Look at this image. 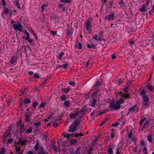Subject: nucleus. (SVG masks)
I'll list each match as a JSON object with an SVG mask.
<instances>
[{
	"instance_id": "1",
	"label": "nucleus",
	"mask_w": 154,
	"mask_h": 154,
	"mask_svg": "<svg viewBox=\"0 0 154 154\" xmlns=\"http://www.w3.org/2000/svg\"><path fill=\"white\" fill-rule=\"evenodd\" d=\"M146 90L143 89L140 92V95L142 96V99L143 101L142 102V104L144 106H147L149 104V98L146 95Z\"/></svg>"
},
{
	"instance_id": "2",
	"label": "nucleus",
	"mask_w": 154,
	"mask_h": 154,
	"mask_svg": "<svg viewBox=\"0 0 154 154\" xmlns=\"http://www.w3.org/2000/svg\"><path fill=\"white\" fill-rule=\"evenodd\" d=\"M92 22V19L91 17H89L84 23V25L87 32H88V33H90L91 32V28Z\"/></svg>"
},
{
	"instance_id": "3",
	"label": "nucleus",
	"mask_w": 154,
	"mask_h": 154,
	"mask_svg": "<svg viewBox=\"0 0 154 154\" xmlns=\"http://www.w3.org/2000/svg\"><path fill=\"white\" fill-rule=\"evenodd\" d=\"M104 31L101 30L98 33L99 36L97 34H96L94 36H93L92 38L91 39L97 41L102 42L103 40V35L104 34Z\"/></svg>"
},
{
	"instance_id": "4",
	"label": "nucleus",
	"mask_w": 154,
	"mask_h": 154,
	"mask_svg": "<svg viewBox=\"0 0 154 154\" xmlns=\"http://www.w3.org/2000/svg\"><path fill=\"white\" fill-rule=\"evenodd\" d=\"M57 147H56V143L55 141H52L51 144V147L55 152L57 151L60 150V143L59 141L57 142Z\"/></svg>"
},
{
	"instance_id": "5",
	"label": "nucleus",
	"mask_w": 154,
	"mask_h": 154,
	"mask_svg": "<svg viewBox=\"0 0 154 154\" xmlns=\"http://www.w3.org/2000/svg\"><path fill=\"white\" fill-rule=\"evenodd\" d=\"M84 136V134H83L80 133L79 134H78L77 133L72 134H68V133H64V136L65 137H67L68 138H69L70 137H78L79 136Z\"/></svg>"
},
{
	"instance_id": "6",
	"label": "nucleus",
	"mask_w": 154,
	"mask_h": 154,
	"mask_svg": "<svg viewBox=\"0 0 154 154\" xmlns=\"http://www.w3.org/2000/svg\"><path fill=\"white\" fill-rule=\"evenodd\" d=\"M17 24H15L13 25V27L14 30H18L20 32H22L23 30V26L21 23L19 21H17Z\"/></svg>"
},
{
	"instance_id": "7",
	"label": "nucleus",
	"mask_w": 154,
	"mask_h": 154,
	"mask_svg": "<svg viewBox=\"0 0 154 154\" xmlns=\"http://www.w3.org/2000/svg\"><path fill=\"white\" fill-rule=\"evenodd\" d=\"M121 107V106L117 104H115L114 102H111L109 104V108L110 110H112L114 109L117 110Z\"/></svg>"
},
{
	"instance_id": "8",
	"label": "nucleus",
	"mask_w": 154,
	"mask_h": 154,
	"mask_svg": "<svg viewBox=\"0 0 154 154\" xmlns=\"http://www.w3.org/2000/svg\"><path fill=\"white\" fill-rule=\"evenodd\" d=\"M79 114V111H73L70 113L69 116L71 119H75L77 116H78Z\"/></svg>"
},
{
	"instance_id": "9",
	"label": "nucleus",
	"mask_w": 154,
	"mask_h": 154,
	"mask_svg": "<svg viewBox=\"0 0 154 154\" xmlns=\"http://www.w3.org/2000/svg\"><path fill=\"white\" fill-rule=\"evenodd\" d=\"M114 13H112L106 16L105 17V18L109 21L110 20H114Z\"/></svg>"
},
{
	"instance_id": "10",
	"label": "nucleus",
	"mask_w": 154,
	"mask_h": 154,
	"mask_svg": "<svg viewBox=\"0 0 154 154\" xmlns=\"http://www.w3.org/2000/svg\"><path fill=\"white\" fill-rule=\"evenodd\" d=\"M122 149V145L121 144H119L117 146L116 148L115 147V150L116 152V154H120Z\"/></svg>"
},
{
	"instance_id": "11",
	"label": "nucleus",
	"mask_w": 154,
	"mask_h": 154,
	"mask_svg": "<svg viewBox=\"0 0 154 154\" xmlns=\"http://www.w3.org/2000/svg\"><path fill=\"white\" fill-rule=\"evenodd\" d=\"M23 32H24L26 36H22V37L23 39H25L26 40V39H28V38H30V35L26 30H24L23 31Z\"/></svg>"
},
{
	"instance_id": "12",
	"label": "nucleus",
	"mask_w": 154,
	"mask_h": 154,
	"mask_svg": "<svg viewBox=\"0 0 154 154\" xmlns=\"http://www.w3.org/2000/svg\"><path fill=\"white\" fill-rule=\"evenodd\" d=\"M77 128L71 124L69 127L68 131L69 133L74 132L76 130Z\"/></svg>"
},
{
	"instance_id": "13",
	"label": "nucleus",
	"mask_w": 154,
	"mask_h": 154,
	"mask_svg": "<svg viewBox=\"0 0 154 154\" xmlns=\"http://www.w3.org/2000/svg\"><path fill=\"white\" fill-rule=\"evenodd\" d=\"M11 129H7L6 130L4 133L2 135L3 137H11Z\"/></svg>"
},
{
	"instance_id": "14",
	"label": "nucleus",
	"mask_w": 154,
	"mask_h": 154,
	"mask_svg": "<svg viewBox=\"0 0 154 154\" xmlns=\"http://www.w3.org/2000/svg\"><path fill=\"white\" fill-rule=\"evenodd\" d=\"M32 115H28L26 113L25 114V118L24 120L27 123H30Z\"/></svg>"
},
{
	"instance_id": "15",
	"label": "nucleus",
	"mask_w": 154,
	"mask_h": 154,
	"mask_svg": "<svg viewBox=\"0 0 154 154\" xmlns=\"http://www.w3.org/2000/svg\"><path fill=\"white\" fill-rule=\"evenodd\" d=\"M139 9L140 11H141L142 12H145L147 11L146 6L143 5L139 7Z\"/></svg>"
},
{
	"instance_id": "16",
	"label": "nucleus",
	"mask_w": 154,
	"mask_h": 154,
	"mask_svg": "<svg viewBox=\"0 0 154 154\" xmlns=\"http://www.w3.org/2000/svg\"><path fill=\"white\" fill-rule=\"evenodd\" d=\"M97 101L95 98H93L92 100L90 101L91 104L90 105L92 107H94L97 103Z\"/></svg>"
},
{
	"instance_id": "17",
	"label": "nucleus",
	"mask_w": 154,
	"mask_h": 154,
	"mask_svg": "<svg viewBox=\"0 0 154 154\" xmlns=\"http://www.w3.org/2000/svg\"><path fill=\"white\" fill-rule=\"evenodd\" d=\"M128 109L131 112L134 111L135 112H137L138 111V109H137V106L136 105H135L132 107H130Z\"/></svg>"
},
{
	"instance_id": "18",
	"label": "nucleus",
	"mask_w": 154,
	"mask_h": 154,
	"mask_svg": "<svg viewBox=\"0 0 154 154\" xmlns=\"http://www.w3.org/2000/svg\"><path fill=\"white\" fill-rule=\"evenodd\" d=\"M71 90L69 87H67L66 88H63L62 89L61 91L65 94H67Z\"/></svg>"
},
{
	"instance_id": "19",
	"label": "nucleus",
	"mask_w": 154,
	"mask_h": 154,
	"mask_svg": "<svg viewBox=\"0 0 154 154\" xmlns=\"http://www.w3.org/2000/svg\"><path fill=\"white\" fill-rule=\"evenodd\" d=\"M58 54L56 56L57 58L59 60H61L62 59V56L64 55V53L62 51L60 53L57 52Z\"/></svg>"
},
{
	"instance_id": "20",
	"label": "nucleus",
	"mask_w": 154,
	"mask_h": 154,
	"mask_svg": "<svg viewBox=\"0 0 154 154\" xmlns=\"http://www.w3.org/2000/svg\"><path fill=\"white\" fill-rule=\"evenodd\" d=\"M125 99L122 97H121L116 102V104L120 105L122 103H124Z\"/></svg>"
},
{
	"instance_id": "21",
	"label": "nucleus",
	"mask_w": 154,
	"mask_h": 154,
	"mask_svg": "<svg viewBox=\"0 0 154 154\" xmlns=\"http://www.w3.org/2000/svg\"><path fill=\"white\" fill-rule=\"evenodd\" d=\"M38 150V154H48L45 152L43 147L42 146H40Z\"/></svg>"
},
{
	"instance_id": "22",
	"label": "nucleus",
	"mask_w": 154,
	"mask_h": 154,
	"mask_svg": "<svg viewBox=\"0 0 154 154\" xmlns=\"http://www.w3.org/2000/svg\"><path fill=\"white\" fill-rule=\"evenodd\" d=\"M113 1V0H110L107 2L106 4V6L108 7L109 9L112 6Z\"/></svg>"
},
{
	"instance_id": "23",
	"label": "nucleus",
	"mask_w": 154,
	"mask_h": 154,
	"mask_svg": "<svg viewBox=\"0 0 154 154\" xmlns=\"http://www.w3.org/2000/svg\"><path fill=\"white\" fill-rule=\"evenodd\" d=\"M115 151V147H110V145L109 146L108 152L109 154H113V151Z\"/></svg>"
},
{
	"instance_id": "24",
	"label": "nucleus",
	"mask_w": 154,
	"mask_h": 154,
	"mask_svg": "<svg viewBox=\"0 0 154 154\" xmlns=\"http://www.w3.org/2000/svg\"><path fill=\"white\" fill-rule=\"evenodd\" d=\"M19 142L21 145L22 146H25L26 144L27 141L26 140H22L21 138H20L19 140Z\"/></svg>"
},
{
	"instance_id": "25",
	"label": "nucleus",
	"mask_w": 154,
	"mask_h": 154,
	"mask_svg": "<svg viewBox=\"0 0 154 154\" xmlns=\"http://www.w3.org/2000/svg\"><path fill=\"white\" fill-rule=\"evenodd\" d=\"M150 122V120H146L143 126V127L142 129H145L146 128L148 127L149 124Z\"/></svg>"
},
{
	"instance_id": "26",
	"label": "nucleus",
	"mask_w": 154,
	"mask_h": 154,
	"mask_svg": "<svg viewBox=\"0 0 154 154\" xmlns=\"http://www.w3.org/2000/svg\"><path fill=\"white\" fill-rule=\"evenodd\" d=\"M79 113H81L83 115H85V113L87 111V109L86 107H84L81 109L79 111Z\"/></svg>"
},
{
	"instance_id": "27",
	"label": "nucleus",
	"mask_w": 154,
	"mask_h": 154,
	"mask_svg": "<svg viewBox=\"0 0 154 154\" xmlns=\"http://www.w3.org/2000/svg\"><path fill=\"white\" fill-rule=\"evenodd\" d=\"M66 33L67 35H70L72 37V29L68 28L66 30Z\"/></svg>"
},
{
	"instance_id": "28",
	"label": "nucleus",
	"mask_w": 154,
	"mask_h": 154,
	"mask_svg": "<svg viewBox=\"0 0 154 154\" xmlns=\"http://www.w3.org/2000/svg\"><path fill=\"white\" fill-rule=\"evenodd\" d=\"M121 97H123L124 99L129 98L130 97V94L129 93H125L121 96Z\"/></svg>"
},
{
	"instance_id": "29",
	"label": "nucleus",
	"mask_w": 154,
	"mask_h": 154,
	"mask_svg": "<svg viewBox=\"0 0 154 154\" xmlns=\"http://www.w3.org/2000/svg\"><path fill=\"white\" fill-rule=\"evenodd\" d=\"M10 12V10L8 8H3V13H2L1 14L2 15L3 14L7 15Z\"/></svg>"
},
{
	"instance_id": "30",
	"label": "nucleus",
	"mask_w": 154,
	"mask_h": 154,
	"mask_svg": "<svg viewBox=\"0 0 154 154\" xmlns=\"http://www.w3.org/2000/svg\"><path fill=\"white\" fill-rule=\"evenodd\" d=\"M48 3L43 4L41 6V11L42 12H44L45 9V8L48 6Z\"/></svg>"
},
{
	"instance_id": "31",
	"label": "nucleus",
	"mask_w": 154,
	"mask_h": 154,
	"mask_svg": "<svg viewBox=\"0 0 154 154\" xmlns=\"http://www.w3.org/2000/svg\"><path fill=\"white\" fill-rule=\"evenodd\" d=\"M17 58L15 57H12L11 59L10 63L11 64H14L16 61Z\"/></svg>"
},
{
	"instance_id": "32",
	"label": "nucleus",
	"mask_w": 154,
	"mask_h": 154,
	"mask_svg": "<svg viewBox=\"0 0 154 154\" xmlns=\"http://www.w3.org/2000/svg\"><path fill=\"white\" fill-rule=\"evenodd\" d=\"M19 0H15L14 2V4L16 5L17 8L19 9L20 10H21L20 5L19 4Z\"/></svg>"
},
{
	"instance_id": "33",
	"label": "nucleus",
	"mask_w": 154,
	"mask_h": 154,
	"mask_svg": "<svg viewBox=\"0 0 154 154\" xmlns=\"http://www.w3.org/2000/svg\"><path fill=\"white\" fill-rule=\"evenodd\" d=\"M140 144L142 146H146L148 145V143L146 141L143 140H140Z\"/></svg>"
},
{
	"instance_id": "34",
	"label": "nucleus",
	"mask_w": 154,
	"mask_h": 154,
	"mask_svg": "<svg viewBox=\"0 0 154 154\" xmlns=\"http://www.w3.org/2000/svg\"><path fill=\"white\" fill-rule=\"evenodd\" d=\"M63 63L64 64L62 65V67H63L64 69H66L69 66V63L67 62H63Z\"/></svg>"
},
{
	"instance_id": "35",
	"label": "nucleus",
	"mask_w": 154,
	"mask_h": 154,
	"mask_svg": "<svg viewBox=\"0 0 154 154\" xmlns=\"http://www.w3.org/2000/svg\"><path fill=\"white\" fill-rule=\"evenodd\" d=\"M99 91V89L94 90V92L92 95V97L93 98H94V97H96Z\"/></svg>"
},
{
	"instance_id": "36",
	"label": "nucleus",
	"mask_w": 154,
	"mask_h": 154,
	"mask_svg": "<svg viewBox=\"0 0 154 154\" xmlns=\"http://www.w3.org/2000/svg\"><path fill=\"white\" fill-rule=\"evenodd\" d=\"M38 104L39 103L38 102L36 101H34L32 103V110H34V109H35Z\"/></svg>"
},
{
	"instance_id": "37",
	"label": "nucleus",
	"mask_w": 154,
	"mask_h": 154,
	"mask_svg": "<svg viewBox=\"0 0 154 154\" xmlns=\"http://www.w3.org/2000/svg\"><path fill=\"white\" fill-rule=\"evenodd\" d=\"M82 44L80 43H79L75 45V47L77 49L81 50L82 48Z\"/></svg>"
},
{
	"instance_id": "38",
	"label": "nucleus",
	"mask_w": 154,
	"mask_h": 154,
	"mask_svg": "<svg viewBox=\"0 0 154 154\" xmlns=\"http://www.w3.org/2000/svg\"><path fill=\"white\" fill-rule=\"evenodd\" d=\"M80 122L79 121L76 120L75 121L73 122L72 124V125H74L76 128H77L78 126L79 125Z\"/></svg>"
},
{
	"instance_id": "39",
	"label": "nucleus",
	"mask_w": 154,
	"mask_h": 154,
	"mask_svg": "<svg viewBox=\"0 0 154 154\" xmlns=\"http://www.w3.org/2000/svg\"><path fill=\"white\" fill-rule=\"evenodd\" d=\"M119 5L122 8L125 7L126 4L123 2V0H121L120 2L119 3Z\"/></svg>"
},
{
	"instance_id": "40",
	"label": "nucleus",
	"mask_w": 154,
	"mask_h": 154,
	"mask_svg": "<svg viewBox=\"0 0 154 154\" xmlns=\"http://www.w3.org/2000/svg\"><path fill=\"white\" fill-rule=\"evenodd\" d=\"M59 1L62 3H64V4L66 3H71L72 0H59Z\"/></svg>"
},
{
	"instance_id": "41",
	"label": "nucleus",
	"mask_w": 154,
	"mask_h": 154,
	"mask_svg": "<svg viewBox=\"0 0 154 154\" xmlns=\"http://www.w3.org/2000/svg\"><path fill=\"white\" fill-rule=\"evenodd\" d=\"M63 104L66 107H69L70 106V103L69 101L66 100L63 103Z\"/></svg>"
},
{
	"instance_id": "42",
	"label": "nucleus",
	"mask_w": 154,
	"mask_h": 154,
	"mask_svg": "<svg viewBox=\"0 0 154 154\" xmlns=\"http://www.w3.org/2000/svg\"><path fill=\"white\" fill-rule=\"evenodd\" d=\"M26 89L25 88L23 90H21L19 92V94L20 96H21L23 94H25L26 93Z\"/></svg>"
},
{
	"instance_id": "43",
	"label": "nucleus",
	"mask_w": 154,
	"mask_h": 154,
	"mask_svg": "<svg viewBox=\"0 0 154 154\" xmlns=\"http://www.w3.org/2000/svg\"><path fill=\"white\" fill-rule=\"evenodd\" d=\"M23 102L24 103L29 104L31 102V101L29 99L26 98L23 100Z\"/></svg>"
},
{
	"instance_id": "44",
	"label": "nucleus",
	"mask_w": 154,
	"mask_h": 154,
	"mask_svg": "<svg viewBox=\"0 0 154 154\" xmlns=\"http://www.w3.org/2000/svg\"><path fill=\"white\" fill-rule=\"evenodd\" d=\"M152 136L151 134H149L147 136V140L149 143H152Z\"/></svg>"
},
{
	"instance_id": "45",
	"label": "nucleus",
	"mask_w": 154,
	"mask_h": 154,
	"mask_svg": "<svg viewBox=\"0 0 154 154\" xmlns=\"http://www.w3.org/2000/svg\"><path fill=\"white\" fill-rule=\"evenodd\" d=\"M101 83L102 82L100 80L97 81L96 83L94 85V87H98L99 86L101 85Z\"/></svg>"
},
{
	"instance_id": "46",
	"label": "nucleus",
	"mask_w": 154,
	"mask_h": 154,
	"mask_svg": "<svg viewBox=\"0 0 154 154\" xmlns=\"http://www.w3.org/2000/svg\"><path fill=\"white\" fill-rule=\"evenodd\" d=\"M147 149L146 146H144L142 149V151L144 153L143 154H147L148 153L147 151Z\"/></svg>"
},
{
	"instance_id": "47",
	"label": "nucleus",
	"mask_w": 154,
	"mask_h": 154,
	"mask_svg": "<svg viewBox=\"0 0 154 154\" xmlns=\"http://www.w3.org/2000/svg\"><path fill=\"white\" fill-rule=\"evenodd\" d=\"M39 148V144L38 141H36V144L34 147V149L35 150H37Z\"/></svg>"
},
{
	"instance_id": "48",
	"label": "nucleus",
	"mask_w": 154,
	"mask_h": 154,
	"mask_svg": "<svg viewBox=\"0 0 154 154\" xmlns=\"http://www.w3.org/2000/svg\"><path fill=\"white\" fill-rule=\"evenodd\" d=\"M60 98L61 101H64L67 99V98L65 95H63L60 97Z\"/></svg>"
},
{
	"instance_id": "49",
	"label": "nucleus",
	"mask_w": 154,
	"mask_h": 154,
	"mask_svg": "<svg viewBox=\"0 0 154 154\" xmlns=\"http://www.w3.org/2000/svg\"><path fill=\"white\" fill-rule=\"evenodd\" d=\"M45 106V103L44 102H42L39 105L38 108L39 109L42 108H44Z\"/></svg>"
},
{
	"instance_id": "50",
	"label": "nucleus",
	"mask_w": 154,
	"mask_h": 154,
	"mask_svg": "<svg viewBox=\"0 0 154 154\" xmlns=\"http://www.w3.org/2000/svg\"><path fill=\"white\" fill-rule=\"evenodd\" d=\"M33 79H39L40 78L39 74L38 73H35L33 74Z\"/></svg>"
},
{
	"instance_id": "51",
	"label": "nucleus",
	"mask_w": 154,
	"mask_h": 154,
	"mask_svg": "<svg viewBox=\"0 0 154 154\" xmlns=\"http://www.w3.org/2000/svg\"><path fill=\"white\" fill-rule=\"evenodd\" d=\"M80 149V148H76L75 150L74 153L73 154H80L79 151V149Z\"/></svg>"
},
{
	"instance_id": "52",
	"label": "nucleus",
	"mask_w": 154,
	"mask_h": 154,
	"mask_svg": "<svg viewBox=\"0 0 154 154\" xmlns=\"http://www.w3.org/2000/svg\"><path fill=\"white\" fill-rule=\"evenodd\" d=\"M21 150V148L20 147H17L16 148V152L18 153V154H22V153H19Z\"/></svg>"
},
{
	"instance_id": "53",
	"label": "nucleus",
	"mask_w": 154,
	"mask_h": 154,
	"mask_svg": "<svg viewBox=\"0 0 154 154\" xmlns=\"http://www.w3.org/2000/svg\"><path fill=\"white\" fill-rule=\"evenodd\" d=\"M77 140L76 139H72L70 141V144L71 145H74L77 143Z\"/></svg>"
},
{
	"instance_id": "54",
	"label": "nucleus",
	"mask_w": 154,
	"mask_h": 154,
	"mask_svg": "<svg viewBox=\"0 0 154 154\" xmlns=\"http://www.w3.org/2000/svg\"><path fill=\"white\" fill-rule=\"evenodd\" d=\"M123 91L126 93H129V87L127 86L124 88Z\"/></svg>"
},
{
	"instance_id": "55",
	"label": "nucleus",
	"mask_w": 154,
	"mask_h": 154,
	"mask_svg": "<svg viewBox=\"0 0 154 154\" xmlns=\"http://www.w3.org/2000/svg\"><path fill=\"white\" fill-rule=\"evenodd\" d=\"M147 89L148 90L152 92L153 91V87L151 85H149L148 86Z\"/></svg>"
},
{
	"instance_id": "56",
	"label": "nucleus",
	"mask_w": 154,
	"mask_h": 154,
	"mask_svg": "<svg viewBox=\"0 0 154 154\" xmlns=\"http://www.w3.org/2000/svg\"><path fill=\"white\" fill-rule=\"evenodd\" d=\"M146 119V118H144L143 119H141L140 120L139 124L140 126L142 125L143 124V122L144 121H145Z\"/></svg>"
},
{
	"instance_id": "57",
	"label": "nucleus",
	"mask_w": 154,
	"mask_h": 154,
	"mask_svg": "<svg viewBox=\"0 0 154 154\" xmlns=\"http://www.w3.org/2000/svg\"><path fill=\"white\" fill-rule=\"evenodd\" d=\"M69 84L72 87H74L75 85V83L74 81H70L69 82Z\"/></svg>"
},
{
	"instance_id": "58",
	"label": "nucleus",
	"mask_w": 154,
	"mask_h": 154,
	"mask_svg": "<svg viewBox=\"0 0 154 154\" xmlns=\"http://www.w3.org/2000/svg\"><path fill=\"white\" fill-rule=\"evenodd\" d=\"M41 124L40 122H36L34 123V125L37 128H38V126L41 125Z\"/></svg>"
},
{
	"instance_id": "59",
	"label": "nucleus",
	"mask_w": 154,
	"mask_h": 154,
	"mask_svg": "<svg viewBox=\"0 0 154 154\" xmlns=\"http://www.w3.org/2000/svg\"><path fill=\"white\" fill-rule=\"evenodd\" d=\"M13 141V140L12 138H9L7 141V143L8 144L12 143Z\"/></svg>"
},
{
	"instance_id": "60",
	"label": "nucleus",
	"mask_w": 154,
	"mask_h": 154,
	"mask_svg": "<svg viewBox=\"0 0 154 154\" xmlns=\"http://www.w3.org/2000/svg\"><path fill=\"white\" fill-rule=\"evenodd\" d=\"M122 83V81L121 79H118L116 80V83L119 85H121Z\"/></svg>"
},
{
	"instance_id": "61",
	"label": "nucleus",
	"mask_w": 154,
	"mask_h": 154,
	"mask_svg": "<svg viewBox=\"0 0 154 154\" xmlns=\"http://www.w3.org/2000/svg\"><path fill=\"white\" fill-rule=\"evenodd\" d=\"M32 128L31 127H30L29 129H27L26 130V132L27 134H28L32 132Z\"/></svg>"
},
{
	"instance_id": "62",
	"label": "nucleus",
	"mask_w": 154,
	"mask_h": 154,
	"mask_svg": "<svg viewBox=\"0 0 154 154\" xmlns=\"http://www.w3.org/2000/svg\"><path fill=\"white\" fill-rule=\"evenodd\" d=\"M129 44L131 46H132L134 45V43H135V41L134 40H130L129 41Z\"/></svg>"
},
{
	"instance_id": "63",
	"label": "nucleus",
	"mask_w": 154,
	"mask_h": 154,
	"mask_svg": "<svg viewBox=\"0 0 154 154\" xmlns=\"http://www.w3.org/2000/svg\"><path fill=\"white\" fill-rule=\"evenodd\" d=\"M26 111H27V113H26L28 115H32V113L31 111H30V109L29 108H28L27 109Z\"/></svg>"
},
{
	"instance_id": "64",
	"label": "nucleus",
	"mask_w": 154,
	"mask_h": 154,
	"mask_svg": "<svg viewBox=\"0 0 154 154\" xmlns=\"http://www.w3.org/2000/svg\"><path fill=\"white\" fill-rule=\"evenodd\" d=\"M43 139L45 140V141L47 140L48 136L46 134H43Z\"/></svg>"
}]
</instances>
